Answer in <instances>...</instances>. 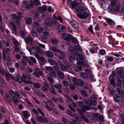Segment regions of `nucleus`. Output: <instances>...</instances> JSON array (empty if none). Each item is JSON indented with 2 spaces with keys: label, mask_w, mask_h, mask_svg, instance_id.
I'll use <instances>...</instances> for the list:
<instances>
[{
  "label": "nucleus",
  "mask_w": 124,
  "mask_h": 124,
  "mask_svg": "<svg viewBox=\"0 0 124 124\" xmlns=\"http://www.w3.org/2000/svg\"><path fill=\"white\" fill-rule=\"evenodd\" d=\"M78 13H83V14H77V16L81 19H86L89 16V14L86 12V8L85 7L80 6L77 8L76 10Z\"/></svg>",
  "instance_id": "obj_1"
},
{
  "label": "nucleus",
  "mask_w": 124,
  "mask_h": 124,
  "mask_svg": "<svg viewBox=\"0 0 124 124\" xmlns=\"http://www.w3.org/2000/svg\"><path fill=\"white\" fill-rule=\"evenodd\" d=\"M78 57L77 58V67L75 69V71L78 72L81 70L82 66L84 65V64L83 62V60L85 58L84 55L81 54H78Z\"/></svg>",
  "instance_id": "obj_2"
},
{
  "label": "nucleus",
  "mask_w": 124,
  "mask_h": 124,
  "mask_svg": "<svg viewBox=\"0 0 124 124\" xmlns=\"http://www.w3.org/2000/svg\"><path fill=\"white\" fill-rule=\"evenodd\" d=\"M27 78V77L24 75L23 76V77H21L19 75L17 74L16 76V78L15 80L16 82H17L19 83H21L22 81L23 82L27 84H32V82L30 80H27L26 79Z\"/></svg>",
  "instance_id": "obj_3"
},
{
  "label": "nucleus",
  "mask_w": 124,
  "mask_h": 124,
  "mask_svg": "<svg viewBox=\"0 0 124 124\" xmlns=\"http://www.w3.org/2000/svg\"><path fill=\"white\" fill-rule=\"evenodd\" d=\"M23 4L25 6V8L27 9H30L31 8L33 7L34 6L33 3L31 0L30 1L29 4H28L27 2L24 1Z\"/></svg>",
  "instance_id": "obj_4"
},
{
  "label": "nucleus",
  "mask_w": 124,
  "mask_h": 124,
  "mask_svg": "<svg viewBox=\"0 0 124 124\" xmlns=\"http://www.w3.org/2000/svg\"><path fill=\"white\" fill-rule=\"evenodd\" d=\"M73 83L77 85L83 86L84 84L83 82L81 79H78L75 77L73 78Z\"/></svg>",
  "instance_id": "obj_5"
},
{
  "label": "nucleus",
  "mask_w": 124,
  "mask_h": 124,
  "mask_svg": "<svg viewBox=\"0 0 124 124\" xmlns=\"http://www.w3.org/2000/svg\"><path fill=\"white\" fill-rule=\"evenodd\" d=\"M110 6L108 8V10L112 11L114 10L113 8L116 5L117 1V0H110Z\"/></svg>",
  "instance_id": "obj_6"
},
{
  "label": "nucleus",
  "mask_w": 124,
  "mask_h": 124,
  "mask_svg": "<svg viewBox=\"0 0 124 124\" xmlns=\"http://www.w3.org/2000/svg\"><path fill=\"white\" fill-rule=\"evenodd\" d=\"M35 72H33V74L36 77L39 78L40 76H42L44 74L42 71L36 68L35 69Z\"/></svg>",
  "instance_id": "obj_7"
},
{
  "label": "nucleus",
  "mask_w": 124,
  "mask_h": 124,
  "mask_svg": "<svg viewBox=\"0 0 124 124\" xmlns=\"http://www.w3.org/2000/svg\"><path fill=\"white\" fill-rule=\"evenodd\" d=\"M44 116L42 115L40 116H36V117L40 122L42 123L44 122L46 123H48V120L44 117Z\"/></svg>",
  "instance_id": "obj_8"
},
{
  "label": "nucleus",
  "mask_w": 124,
  "mask_h": 124,
  "mask_svg": "<svg viewBox=\"0 0 124 124\" xmlns=\"http://www.w3.org/2000/svg\"><path fill=\"white\" fill-rule=\"evenodd\" d=\"M119 94H117L114 96V100L116 102H118L122 101L123 100V99Z\"/></svg>",
  "instance_id": "obj_9"
},
{
  "label": "nucleus",
  "mask_w": 124,
  "mask_h": 124,
  "mask_svg": "<svg viewBox=\"0 0 124 124\" xmlns=\"http://www.w3.org/2000/svg\"><path fill=\"white\" fill-rule=\"evenodd\" d=\"M90 74V71L87 69H86L85 72L81 73L80 75L81 77L84 78H86L88 77Z\"/></svg>",
  "instance_id": "obj_10"
},
{
  "label": "nucleus",
  "mask_w": 124,
  "mask_h": 124,
  "mask_svg": "<svg viewBox=\"0 0 124 124\" xmlns=\"http://www.w3.org/2000/svg\"><path fill=\"white\" fill-rule=\"evenodd\" d=\"M62 37L63 39L69 41L72 38V35L65 33L62 34Z\"/></svg>",
  "instance_id": "obj_11"
},
{
  "label": "nucleus",
  "mask_w": 124,
  "mask_h": 124,
  "mask_svg": "<svg viewBox=\"0 0 124 124\" xmlns=\"http://www.w3.org/2000/svg\"><path fill=\"white\" fill-rule=\"evenodd\" d=\"M9 92L10 95L12 97L14 96H16L20 99L22 98V97L17 91L14 92L13 90H10L9 91Z\"/></svg>",
  "instance_id": "obj_12"
},
{
  "label": "nucleus",
  "mask_w": 124,
  "mask_h": 124,
  "mask_svg": "<svg viewBox=\"0 0 124 124\" xmlns=\"http://www.w3.org/2000/svg\"><path fill=\"white\" fill-rule=\"evenodd\" d=\"M70 24L74 28L77 30L79 29L78 24L77 22L75 20H73L70 23Z\"/></svg>",
  "instance_id": "obj_13"
},
{
  "label": "nucleus",
  "mask_w": 124,
  "mask_h": 124,
  "mask_svg": "<svg viewBox=\"0 0 124 124\" xmlns=\"http://www.w3.org/2000/svg\"><path fill=\"white\" fill-rule=\"evenodd\" d=\"M85 103L87 105L92 106V105H96L97 103L96 102L94 101H91L90 100H85Z\"/></svg>",
  "instance_id": "obj_14"
},
{
  "label": "nucleus",
  "mask_w": 124,
  "mask_h": 124,
  "mask_svg": "<svg viewBox=\"0 0 124 124\" xmlns=\"http://www.w3.org/2000/svg\"><path fill=\"white\" fill-rule=\"evenodd\" d=\"M18 17L16 16L15 14L13 15L14 19H15L17 20H19L23 17V15L21 12H18L17 13Z\"/></svg>",
  "instance_id": "obj_15"
},
{
  "label": "nucleus",
  "mask_w": 124,
  "mask_h": 124,
  "mask_svg": "<svg viewBox=\"0 0 124 124\" xmlns=\"http://www.w3.org/2000/svg\"><path fill=\"white\" fill-rule=\"evenodd\" d=\"M22 57V59L21 60L20 62L23 65L26 66L27 64V59L25 56H23Z\"/></svg>",
  "instance_id": "obj_16"
},
{
  "label": "nucleus",
  "mask_w": 124,
  "mask_h": 124,
  "mask_svg": "<svg viewBox=\"0 0 124 124\" xmlns=\"http://www.w3.org/2000/svg\"><path fill=\"white\" fill-rule=\"evenodd\" d=\"M45 23L46 25L49 26H52L53 24L52 22L48 18L46 19L45 21Z\"/></svg>",
  "instance_id": "obj_17"
},
{
  "label": "nucleus",
  "mask_w": 124,
  "mask_h": 124,
  "mask_svg": "<svg viewBox=\"0 0 124 124\" xmlns=\"http://www.w3.org/2000/svg\"><path fill=\"white\" fill-rule=\"evenodd\" d=\"M5 100L8 103H11L12 102V99L9 95L6 94L4 97Z\"/></svg>",
  "instance_id": "obj_18"
},
{
  "label": "nucleus",
  "mask_w": 124,
  "mask_h": 124,
  "mask_svg": "<svg viewBox=\"0 0 124 124\" xmlns=\"http://www.w3.org/2000/svg\"><path fill=\"white\" fill-rule=\"evenodd\" d=\"M2 57L3 59L4 60H7L8 61H10L11 60V57L9 56L7 57H6V54L5 52L4 51V50H3L2 52Z\"/></svg>",
  "instance_id": "obj_19"
},
{
  "label": "nucleus",
  "mask_w": 124,
  "mask_h": 124,
  "mask_svg": "<svg viewBox=\"0 0 124 124\" xmlns=\"http://www.w3.org/2000/svg\"><path fill=\"white\" fill-rule=\"evenodd\" d=\"M117 80V85L120 86L123 83V79L122 78L119 77H118Z\"/></svg>",
  "instance_id": "obj_20"
},
{
  "label": "nucleus",
  "mask_w": 124,
  "mask_h": 124,
  "mask_svg": "<svg viewBox=\"0 0 124 124\" xmlns=\"http://www.w3.org/2000/svg\"><path fill=\"white\" fill-rule=\"evenodd\" d=\"M38 10L40 13H43L45 11H46L47 10V7L46 6H44L41 7L39 8Z\"/></svg>",
  "instance_id": "obj_21"
},
{
  "label": "nucleus",
  "mask_w": 124,
  "mask_h": 124,
  "mask_svg": "<svg viewBox=\"0 0 124 124\" xmlns=\"http://www.w3.org/2000/svg\"><path fill=\"white\" fill-rule=\"evenodd\" d=\"M74 48L77 51L81 52L82 51V48L79 45H76L74 46Z\"/></svg>",
  "instance_id": "obj_22"
},
{
  "label": "nucleus",
  "mask_w": 124,
  "mask_h": 124,
  "mask_svg": "<svg viewBox=\"0 0 124 124\" xmlns=\"http://www.w3.org/2000/svg\"><path fill=\"white\" fill-rule=\"evenodd\" d=\"M25 41L27 44H29L30 42H32L33 40L30 36H29L25 38Z\"/></svg>",
  "instance_id": "obj_23"
},
{
  "label": "nucleus",
  "mask_w": 124,
  "mask_h": 124,
  "mask_svg": "<svg viewBox=\"0 0 124 124\" xmlns=\"http://www.w3.org/2000/svg\"><path fill=\"white\" fill-rule=\"evenodd\" d=\"M117 74L118 77H119L123 78L124 77V72L122 70H119L117 72Z\"/></svg>",
  "instance_id": "obj_24"
},
{
  "label": "nucleus",
  "mask_w": 124,
  "mask_h": 124,
  "mask_svg": "<svg viewBox=\"0 0 124 124\" xmlns=\"http://www.w3.org/2000/svg\"><path fill=\"white\" fill-rule=\"evenodd\" d=\"M59 31L61 32L65 31L66 29L65 27L62 25H60L59 26L58 28Z\"/></svg>",
  "instance_id": "obj_25"
},
{
  "label": "nucleus",
  "mask_w": 124,
  "mask_h": 124,
  "mask_svg": "<svg viewBox=\"0 0 124 124\" xmlns=\"http://www.w3.org/2000/svg\"><path fill=\"white\" fill-rule=\"evenodd\" d=\"M32 19L31 18H28L25 19L26 23L28 25H31L32 23Z\"/></svg>",
  "instance_id": "obj_26"
},
{
  "label": "nucleus",
  "mask_w": 124,
  "mask_h": 124,
  "mask_svg": "<svg viewBox=\"0 0 124 124\" xmlns=\"http://www.w3.org/2000/svg\"><path fill=\"white\" fill-rule=\"evenodd\" d=\"M57 74L59 78L61 79H63L64 77V74L60 71H58L57 72Z\"/></svg>",
  "instance_id": "obj_27"
},
{
  "label": "nucleus",
  "mask_w": 124,
  "mask_h": 124,
  "mask_svg": "<svg viewBox=\"0 0 124 124\" xmlns=\"http://www.w3.org/2000/svg\"><path fill=\"white\" fill-rule=\"evenodd\" d=\"M51 49L52 51H53L54 52L59 53L61 54L62 53V52L59 50L56 49L55 47H52L51 48Z\"/></svg>",
  "instance_id": "obj_28"
},
{
  "label": "nucleus",
  "mask_w": 124,
  "mask_h": 124,
  "mask_svg": "<svg viewBox=\"0 0 124 124\" xmlns=\"http://www.w3.org/2000/svg\"><path fill=\"white\" fill-rule=\"evenodd\" d=\"M49 91L50 93L53 94L55 95L56 94L57 92L55 90L54 87H51L50 88Z\"/></svg>",
  "instance_id": "obj_29"
},
{
  "label": "nucleus",
  "mask_w": 124,
  "mask_h": 124,
  "mask_svg": "<svg viewBox=\"0 0 124 124\" xmlns=\"http://www.w3.org/2000/svg\"><path fill=\"white\" fill-rule=\"evenodd\" d=\"M12 99L13 102L15 104H17L19 103V101L18 99L15 96H13Z\"/></svg>",
  "instance_id": "obj_30"
},
{
  "label": "nucleus",
  "mask_w": 124,
  "mask_h": 124,
  "mask_svg": "<svg viewBox=\"0 0 124 124\" xmlns=\"http://www.w3.org/2000/svg\"><path fill=\"white\" fill-rule=\"evenodd\" d=\"M59 63L60 65L61 70H64L66 69V66H64L61 62H59Z\"/></svg>",
  "instance_id": "obj_31"
},
{
  "label": "nucleus",
  "mask_w": 124,
  "mask_h": 124,
  "mask_svg": "<svg viewBox=\"0 0 124 124\" xmlns=\"http://www.w3.org/2000/svg\"><path fill=\"white\" fill-rule=\"evenodd\" d=\"M74 117L78 121L80 122L82 121V119L77 114H74Z\"/></svg>",
  "instance_id": "obj_32"
},
{
  "label": "nucleus",
  "mask_w": 124,
  "mask_h": 124,
  "mask_svg": "<svg viewBox=\"0 0 124 124\" xmlns=\"http://www.w3.org/2000/svg\"><path fill=\"white\" fill-rule=\"evenodd\" d=\"M5 75L6 79L8 80H10V78H11L12 77L9 73H6Z\"/></svg>",
  "instance_id": "obj_33"
},
{
  "label": "nucleus",
  "mask_w": 124,
  "mask_h": 124,
  "mask_svg": "<svg viewBox=\"0 0 124 124\" xmlns=\"http://www.w3.org/2000/svg\"><path fill=\"white\" fill-rule=\"evenodd\" d=\"M81 93L82 95L85 97H87L88 96L86 92L84 90H82L81 91Z\"/></svg>",
  "instance_id": "obj_34"
},
{
  "label": "nucleus",
  "mask_w": 124,
  "mask_h": 124,
  "mask_svg": "<svg viewBox=\"0 0 124 124\" xmlns=\"http://www.w3.org/2000/svg\"><path fill=\"white\" fill-rule=\"evenodd\" d=\"M46 54L47 56L50 58H52L53 57V53L50 51H48L46 52Z\"/></svg>",
  "instance_id": "obj_35"
},
{
  "label": "nucleus",
  "mask_w": 124,
  "mask_h": 124,
  "mask_svg": "<svg viewBox=\"0 0 124 124\" xmlns=\"http://www.w3.org/2000/svg\"><path fill=\"white\" fill-rule=\"evenodd\" d=\"M48 61L51 65H53L56 62H54L52 59H49L48 60Z\"/></svg>",
  "instance_id": "obj_36"
},
{
  "label": "nucleus",
  "mask_w": 124,
  "mask_h": 124,
  "mask_svg": "<svg viewBox=\"0 0 124 124\" xmlns=\"http://www.w3.org/2000/svg\"><path fill=\"white\" fill-rule=\"evenodd\" d=\"M78 5V3L76 2H73L71 4L72 8L73 9L75 8Z\"/></svg>",
  "instance_id": "obj_37"
},
{
  "label": "nucleus",
  "mask_w": 124,
  "mask_h": 124,
  "mask_svg": "<svg viewBox=\"0 0 124 124\" xmlns=\"http://www.w3.org/2000/svg\"><path fill=\"white\" fill-rule=\"evenodd\" d=\"M110 83L111 85L115 87L116 84L115 81V79L114 78H113L111 80H110Z\"/></svg>",
  "instance_id": "obj_38"
},
{
  "label": "nucleus",
  "mask_w": 124,
  "mask_h": 124,
  "mask_svg": "<svg viewBox=\"0 0 124 124\" xmlns=\"http://www.w3.org/2000/svg\"><path fill=\"white\" fill-rule=\"evenodd\" d=\"M47 39V37L46 36H43L41 38V41L43 43H46L47 41L46 40Z\"/></svg>",
  "instance_id": "obj_39"
},
{
  "label": "nucleus",
  "mask_w": 124,
  "mask_h": 124,
  "mask_svg": "<svg viewBox=\"0 0 124 124\" xmlns=\"http://www.w3.org/2000/svg\"><path fill=\"white\" fill-rule=\"evenodd\" d=\"M39 60L41 61L42 63L45 64L46 62V59L45 58L43 57L40 56V58H39Z\"/></svg>",
  "instance_id": "obj_40"
},
{
  "label": "nucleus",
  "mask_w": 124,
  "mask_h": 124,
  "mask_svg": "<svg viewBox=\"0 0 124 124\" xmlns=\"http://www.w3.org/2000/svg\"><path fill=\"white\" fill-rule=\"evenodd\" d=\"M25 101L31 107H33V106L31 102L30 101L27 99L25 98Z\"/></svg>",
  "instance_id": "obj_41"
},
{
  "label": "nucleus",
  "mask_w": 124,
  "mask_h": 124,
  "mask_svg": "<svg viewBox=\"0 0 124 124\" xmlns=\"http://www.w3.org/2000/svg\"><path fill=\"white\" fill-rule=\"evenodd\" d=\"M26 33L24 32L23 31L21 30L20 31V34L23 38H24L26 37Z\"/></svg>",
  "instance_id": "obj_42"
},
{
  "label": "nucleus",
  "mask_w": 124,
  "mask_h": 124,
  "mask_svg": "<svg viewBox=\"0 0 124 124\" xmlns=\"http://www.w3.org/2000/svg\"><path fill=\"white\" fill-rule=\"evenodd\" d=\"M41 86L40 84L39 83H35L34 84V86L36 88H39Z\"/></svg>",
  "instance_id": "obj_43"
},
{
  "label": "nucleus",
  "mask_w": 124,
  "mask_h": 124,
  "mask_svg": "<svg viewBox=\"0 0 124 124\" xmlns=\"http://www.w3.org/2000/svg\"><path fill=\"white\" fill-rule=\"evenodd\" d=\"M106 21L108 24H112L113 22V21L112 20L109 18H107Z\"/></svg>",
  "instance_id": "obj_44"
},
{
  "label": "nucleus",
  "mask_w": 124,
  "mask_h": 124,
  "mask_svg": "<svg viewBox=\"0 0 124 124\" xmlns=\"http://www.w3.org/2000/svg\"><path fill=\"white\" fill-rule=\"evenodd\" d=\"M36 51L38 53H39L41 54L42 53V51L40 47L38 46L36 48Z\"/></svg>",
  "instance_id": "obj_45"
},
{
  "label": "nucleus",
  "mask_w": 124,
  "mask_h": 124,
  "mask_svg": "<svg viewBox=\"0 0 124 124\" xmlns=\"http://www.w3.org/2000/svg\"><path fill=\"white\" fill-rule=\"evenodd\" d=\"M37 110L38 112L42 115H45V114L43 112L42 110V109L40 108H38Z\"/></svg>",
  "instance_id": "obj_46"
},
{
  "label": "nucleus",
  "mask_w": 124,
  "mask_h": 124,
  "mask_svg": "<svg viewBox=\"0 0 124 124\" xmlns=\"http://www.w3.org/2000/svg\"><path fill=\"white\" fill-rule=\"evenodd\" d=\"M54 86L57 89H60L62 87V85L60 84H57L54 85Z\"/></svg>",
  "instance_id": "obj_47"
},
{
  "label": "nucleus",
  "mask_w": 124,
  "mask_h": 124,
  "mask_svg": "<svg viewBox=\"0 0 124 124\" xmlns=\"http://www.w3.org/2000/svg\"><path fill=\"white\" fill-rule=\"evenodd\" d=\"M100 115L98 114L93 113L92 114V116L93 117L98 119Z\"/></svg>",
  "instance_id": "obj_48"
},
{
  "label": "nucleus",
  "mask_w": 124,
  "mask_h": 124,
  "mask_svg": "<svg viewBox=\"0 0 124 124\" xmlns=\"http://www.w3.org/2000/svg\"><path fill=\"white\" fill-rule=\"evenodd\" d=\"M36 30L38 32L41 33L44 30V29L42 27H40L37 28Z\"/></svg>",
  "instance_id": "obj_49"
},
{
  "label": "nucleus",
  "mask_w": 124,
  "mask_h": 124,
  "mask_svg": "<svg viewBox=\"0 0 124 124\" xmlns=\"http://www.w3.org/2000/svg\"><path fill=\"white\" fill-rule=\"evenodd\" d=\"M81 116L82 119L85 120L86 122L88 123L89 122V120L85 117V116L83 115H82Z\"/></svg>",
  "instance_id": "obj_50"
},
{
  "label": "nucleus",
  "mask_w": 124,
  "mask_h": 124,
  "mask_svg": "<svg viewBox=\"0 0 124 124\" xmlns=\"http://www.w3.org/2000/svg\"><path fill=\"white\" fill-rule=\"evenodd\" d=\"M28 113L26 111H24L23 112L24 116L25 118H27L28 117Z\"/></svg>",
  "instance_id": "obj_51"
},
{
  "label": "nucleus",
  "mask_w": 124,
  "mask_h": 124,
  "mask_svg": "<svg viewBox=\"0 0 124 124\" xmlns=\"http://www.w3.org/2000/svg\"><path fill=\"white\" fill-rule=\"evenodd\" d=\"M91 99L92 101H95L97 100V98L96 96L94 95H92L91 96Z\"/></svg>",
  "instance_id": "obj_52"
},
{
  "label": "nucleus",
  "mask_w": 124,
  "mask_h": 124,
  "mask_svg": "<svg viewBox=\"0 0 124 124\" xmlns=\"http://www.w3.org/2000/svg\"><path fill=\"white\" fill-rule=\"evenodd\" d=\"M32 35L34 37H37L38 35L37 32L34 30H33L31 31Z\"/></svg>",
  "instance_id": "obj_53"
},
{
  "label": "nucleus",
  "mask_w": 124,
  "mask_h": 124,
  "mask_svg": "<svg viewBox=\"0 0 124 124\" xmlns=\"http://www.w3.org/2000/svg\"><path fill=\"white\" fill-rule=\"evenodd\" d=\"M98 119H99L100 121L101 122H103L104 121L103 117L101 115H100Z\"/></svg>",
  "instance_id": "obj_54"
},
{
  "label": "nucleus",
  "mask_w": 124,
  "mask_h": 124,
  "mask_svg": "<svg viewBox=\"0 0 124 124\" xmlns=\"http://www.w3.org/2000/svg\"><path fill=\"white\" fill-rule=\"evenodd\" d=\"M99 53L101 55L104 54L106 53L105 50L104 49H101L99 51Z\"/></svg>",
  "instance_id": "obj_55"
},
{
  "label": "nucleus",
  "mask_w": 124,
  "mask_h": 124,
  "mask_svg": "<svg viewBox=\"0 0 124 124\" xmlns=\"http://www.w3.org/2000/svg\"><path fill=\"white\" fill-rule=\"evenodd\" d=\"M34 4L36 5H38L40 3V1L38 0H35L33 1Z\"/></svg>",
  "instance_id": "obj_56"
},
{
  "label": "nucleus",
  "mask_w": 124,
  "mask_h": 124,
  "mask_svg": "<svg viewBox=\"0 0 124 124\" xmlns=\"http://www.w3.org/2000/svg\"><path fill=\"white\" fill-rule=\"evenodd\" d=\"M50 76L53 77H55L57 76L56 73L54 72H52L50 73Z\"/></svg>",
  "instance_id": "obj_57"
},
{
  "label": "nucleus",
  "mask_w": 124,
  "mask_h": 124,
  "mask_svg": "<svg viewBox=\"0 0 124 124\" xmlns=\"http://www.w3.org/2000/svg\"><path fill=\"white\" fill-rule=\"evenodd\" d=\"M5 71L3 70V69L2 67H0V73L2 75H4Z\"/></svg>",
  "instance_id": "obj_58"
},
{
  "label": "nucleus",
  "mask_w": 124,
  "mask_h": 124,
  "mask_svg": "<svg viewBox=\"0 0 124 124\" xmlns=\"http://www.w3.org/2000/svg\"><path fill=\"white\" fill-rule=\"evenodd\" d=\"M30 59L31 61L34 63H36V60L35 58L33 57H31Z\"/></svg>",
  "instance_id": "obj_59"
},
{
  "label": "nucleus",
  "mask_w": 124,
  "mask_h": 124,
  "mask_svg": "<svg viewBox=\"0 0 124 124\" xmlns=\"http://www.w3.org/2000/svg\"><path fill=\"white\" fill-rule=\"evenodd\" d=\"M51 40L52 43L54 44H56L57 43V40L55 39L52 38L51 39Z\"/></svg>",
  "instance_id": "obj_60"
},
{
  "label": "nucleus",
  "mask_w": 124,
  "mask_h": 124,
  "mask_svg": "<svg viewBox=\"0 0 124 124\" xmlns=\"http://www.w3.org/2000/svg\"><path fill=\"white\" fill-rule=\"evenodd\" d=\"M14 44L16 45H18L19 44V42H18L16 40L15 38H13L12 39Z\"/></svg>",
  "instance_id": "obj_61"
},
{
  "label": "nucleus",
  "mask_w": 124,
  "mask_h": 124,
  "mask_svg": "<svg viewBox=\"0 0 124 124\" xmlns=\"http://www.w3.org/2000/svg\"><path fill=\"white\" fill-rule=\"evenodd\" d=\"M47 101L49 104L50 105H51V106L53 107H54L55 106V104L53 103L50 100H48Z\"/></svg>",
  "instance_id": "obj_62"
},
{
  "label": "nucleus",
  "mask_w": 124,
  "mask_h": 124,
  "mask_svg": "<svg viewBox=\"0 0 124 124\" xmlns=\"http://www.w3.org/2000/svg\"><path fill=\"white\" fill-rule=\"evenodd\" d=\"M72 39V40L73 42L75 43H78V42L77 41V39L75 37H73V36H72V38L71 39Z\"/></svg>",
  "instance_id": "obj_63"
},
{
  "label": "nucleus",
  "mask_w": 124,
  "mask_h": 124,
  "mask_svg": "<svg viewBox=\"0 0 124 124\" xmlns=\"http://www.w3.org/2000/svg\"><path fill=\"white\" fill-rule=\"evenodd\" d=\"M62 82L63 85L66 86H68L69 85V83L67 82L65 80H63L62 81Z\"/></svg>",
  "instance_id": "obj_64"
}]
</instances>
